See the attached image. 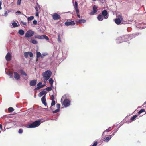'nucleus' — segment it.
I'll use <instances>...</instances> for the list:
<instances>
[{
    "label": "nucleus",
    "instance_id": "4d7b16f0",
    "mask_svg": "<svg viewBox=\"0 0 146 146\" xmlns=\"http://www.w3.org/2000/svg\"><path fill=\"white\" fill-rule=\"evenodd\" d=\"M115 132H114L112 134V135H115Z\"/></svg>",
    "mask_w": 146,
    "mask_h": 146
},
{
    "label": "nucleus",
    "instance_id": "4be33fe9",
    "mask_svg": "<svg viewBox=\"0 0 146 146\" xmlns=\"http://www.w3.org/2000/svg\"><path fill=\"white\" fill-rule=\"evenodd\" d=\"M30 42L35 44H36L38 43V42L36 40L33 39H31Z\"/></svg>",
    "mask_w": 146,
    "mask_h": 146
},
{
    "label": "nucleus",
    "instance_id": "37998d69",
    "mask_svg": "<svg viewBox=\"0 0 146 146\" xmlns=\"http://www.w3.org/2000/svg\"><path fill=\"white\" fill-rule=\"evenodd\" d=\"M21 0H18L17 1V4L18 5H20L21 3Z\"/></svg>",
    "mask_w": 146,
    "mask_h": 146
},
{
    "label": "nucleus",
    "instance_id": "f3484780",
    "mask_svg": "<svg viewBox=\"0 0 146 146\" xmlns=\"http://www.w3.org/2000/svg\"><path fill=\"white\" fill-rule=\"evenodd\" d=\"M76 22L79 24L85 23L86 22V20L84 19H80L78 20H76Z\"/></svg>",
    "mask_w": 146,
    "mask_h": 146
},
{
    "label": "nucleus",
    "instance_id": "a18cd8bd",
    "mask_svg": "<svg viewBox=\"0 0 146 146\" xmlns=\"http://www.w3.org/2000/svg\"><path fill=\"white\" fill-rule=\"evenodd\" d=\"M36 12L39 11V9L38 7H36L35 8Z\"/></svg>",
    "mask_w": 146,
    "mask_h": 146
},
{
    "label": "nucleus",
    "instance_id": "c756f323",
    "mask_svg": "<svg viewBox=\"0 0 146 146\" xmlns=\"http://www.w3.org/2000/svg\"><path fill=\"white\" fill-rule=\"evenodd\" d=\"M112 129L111 128V127H110L108 129H107L104 132H103V135L104 134L105 132H108L109 131H110Z\"/></svg>",
    "mask_w": 146,
    "mask_h": 146
},
{
    "label": "nucleus",
    "instance_id": "cd10ccee",
    "mask_svg": "<svg viewBox=\"0 0 146 146\" xmlns=\"http://www.w3.org/2000/svg\"><path fill=\"white\" fill-rule=\"evenodd\" d=\"M138 115H134L131 118V121H133L135 120V119L137 117Z\"/></svg>",
    "mask_w": 146,
    "mask_h": 146
},
{
    "label": "nucleus",
    "instance_id": "9d476101",
    "mask_svg": "<svg viewBox=\"0 0 146 146\" xmlns=\"http://www.w3.org/2000/svg\"><path fill=\"white\" fill-rule=\"evenodd\" d=\"M98 7L96 5H94L93 7V11L90 13L91 15H93L97 12V9Z\"/></svg>",
    "mask_w": 146,
    "mask_h": 146
},
{
    "label": "nucleus",
    "instance_id": "39448f33",
    "mask_svg": "<svg viewBox=\"0 0 146 146\" xmlns=\"http://www.w3.org/2000/svg\"><path fill=\"white\" fill-rule=\"evenodd\" d=\"M117 17L118 18L115 19V21L116 24L119 25L121 23V21L123 20V18L122 16L120 15H118Z\"/></svg>",
    "mask_w": 146,
    "mask_h": 146
},
{
    "label": "nucleus",
    "instance_id": "603ef678",
    "mask_svg": "<svg viewBox=\"0 0 146 146\" xmlns=\"http://www.w3.org/2000/svg\"><path fill=\"white\" fill-rule=\"evenodd\" d=\"M16 13H19V14H21V12L19 11H17L16 12Z\"/></svg>",
    "mask_w": 146,
    "mask_h": 146
},
{
    "label": "nucleus",
    "instance_id": "8fccbe9b",
    "mask_svg": "<svg viewBox=\"0 0 146 146\" xmlns=\"http://www.w3.org/2000/svg\"><path fill=\"white\" fill-rule=\"evenodd\" d=\"M2 2L1 1H0V10H1L2 9V7H1V5H2Z\"/></svg>",
    "mask_w": 146,
    "mask_h": 146
},
{
    "label": "nucleus",
    "instance_id": "c03bdc74",
    "mask_svg": "<svg viewBox=\"0 0 146 146\" xmlns=\"http://www.w3.org/2000/svg\"><path fill=\"white\" fill-rule=\"evenodd\" d=\"M21 23L23 25H26L27 23L26 22H24L23 21H21Z\"/></svg>",
    "mask_w": 146,
    "mask_h": 146
},
{
    "label": "nucleus",
    "instance_id": "20e7f679",
    "mask_svg": "<svg viewBox=\"0 0 146 146\" xmlns=\"http://www.w3.org/2000/svg\"><path fill=\"white\" fill-rule=\"evenodd\" d=\"M34 33V31L31 30H29L26 33L25 36L26 37L29 38L32 36Z\"/></svg>",
    "mask_w": 146,
    "mask_h": 146
},
{
    "label": "nucleus",
    "instance_id": "f257e3e1",
    "mask_svg": "<svg viewBox=\"0 0 146 146\" xmlns=\"http://www.w3.org/2000/svg\"><path fill=\"white\" fill-rule=\"evenodd\" d=\"M52 73L51 71L48 70L46 71L42 74V75L43 77L44 81L45 83L49 79Z\"/></svg>",
    "mask_w": 146,
    "mask_h": 146
},
{
    "label": "nucleus",
    "instance_id": "412c9836",
    "mask_svg": "<svg viewBox=\"0 0 146 146\" xmlns=\"http://www.w3.org/2000/svg\"><path fill=\"white\" fill-rule=\"evenodd\" d=\"M123 42L121 38H119L116 40V43L119 44L122 42Z\"/></svg>",
    "mask_w": 146,
    "mask_h": 146
},
{
    "label": "nucleus",
    "instance_id": "a878e982",
    "mask_svg": "<svg viewBox=\"0 0 146 146\" xmlns=\"http://www.w3.org/2000/svg\"><path fill=\"white\" fill-rule=\"evenodd\" d=\"M8 111L9 112H12L14 111V109L13 107H10L8 108Z\"/></svg>",
    "mask_w": 146,
    "mask_h": 146
},
{
    "label": "nucleus",
    "instance_id": "3c124183",
    "mask_svg": "<svg viewBox=\"0 0 146 146\" xmlns=\"http://www.w3.org/2000/svg\"><path fill=\"white\" fill-rule=\"evenodd\" d=\"M8 15L7 12V11H5L4 13V15L5 16H7Z\"/></svg>",
    "mask_w": 146,
    "mask_h": 146
},
{
    "label": "nucleus",
    "instance_id": "f03ea898",
    "mask_svg": "<svg viewBox=\"0 0 146 146\" xmlns=\"http://www.w3.org/2000/svg\"><path fill=\"white\" fill-rule=\"evenodd\" d=\"M40 121H34L32 123L28 125L27 127L28 128H33L37 127L40 124Z\"/></svg>",
    "mask_w": 146,
    "mask_h": 146
},
{
    "label": "nucleus",
    "instance_id": "9b49d317",
    "mask_svg": "<svg viewBox=\"0 0 146 146\" xmlns=\"http://www.w3.org/2000/svg\"><path fill=\"white\" fill-rule=\"evenodd\" d=\"M64 24L66 26H68L69 25H75V23L74 21H71L66 22Z\"/></svg>",
    "mask_w": 146,
    "mask_h": 146
},
{
    "label": "nucleus",
    "instance_id": "de8ad7c7",
    "mask_svg": "<svg viewBox=\"0 0 146 146\" xmlns=\"http://www.w3.org/2000/svg\"><path fill=\"white\" fill-rule=\"evenodd\" d=\"M46 55L44 53L42 55H41V57L42 58H44V57Z\"/></svg>",
    "mask_w": 146,
    "mask_h": 146
},
{
    "label": "nucleus",
    "instance_id": "dca6fc26",
    "mask_svg": "<svg viewBox=\"0 0 146 146\" xmlns=\"http://www.w3.org/2000/svg\"><path fill=\"white\" fill-rule=\"evenodd\" d=\"M74 7L75 9L76 13H79V11L78 8V4L76 1H75V5H74Z\"/></svg>",
    "mask_w": 146,
    "mask_h": 146
},
{
    "label": "nucleus",
    "instance_id": "e433bc0d",
    "mask_svg": "<svg viewBox=\"0 0 146 146\" xmlns=\"http://www.w3.org/2000/svg\"><path fill=\"white\" fill-rule=\"evenodd\" d=\"M54 95H52L50 96V99L52 100H54Z\"/></svg>",
    "mask_w": 146,
    "mask_h": 146
},
{
    "label": "nucleus",
    "instance_id": "4c0bfd02",
    "mask_svg": "<svg viewBox=\"0 0 146 146\" xmlns=\"http://www.w3.org/2000/svg\"><path fill=\"white\" fill-rule=\"evenodd\" d=\"M56 107L57 108V109H58L59 110H60V104H56Z\"/></svg>",
    "mask_w": 146,
    "mask_h": 146
},
{
    "label": "nucleus",
    "instance_id": "6e6552de",
    "mask_svg": "<svg viewBox=\"0 0 146 146\" xmlns=\"http://www.w3.org/2000/svg\"><path fill=\"white\" fill-rule=\"evenodd\" d=\"M102 15L104 17L105 19H107L108 17V12L107 10H104L102 12Z\"/></svg>",
    "mask_w": 146,
    "mask_h": 146
},
{
    "label": "nucleus",
    "instance_id": "5701e85b",
    "mask_svg": "<svg viewBox=\"0 0 146 146\" xmlns=\"http://www.w3.org/2000/svg\"><path fill=\"white\" fill-rule=\"evenodd\" d=\"M49 82L50 84L51 87H52L53 86V80L51 78H50L49 80Z\"/></svg>",
    "mask_w": 146,
    "mask_h": 146
},
{
    "label": "nucleus",
    "instance_id": "6ab92c4d",
    "mask_svg": "<svg viewBox=\"0 0 146 146\" xmlns=\"http://www.w3.org/2000/svg\"><path fill=\"white\" fill-rule=\"evenodd\" d=\"M46 91H42L40 92V93H39V96L40 97H41L44 94H45V95H46Z\"/></svg>",
    "mask_w": 146,
    "mask_h": 146
},
{
    "label": "nucleus",
    "instance_id": "bf43d9fd",
    "mask_svg": "<svg viewBox=\"0 0 146 146\" xmlns=\"http://www.w3.org/2000/svg\"><path fill=\"white\" fill-rule=\"evenodd\" d=\"M50 109H51V110H52V108H51V107H50Z\"/></svg>",
    "mask_w": 146,
    "mask_h": 146
},
{
    "label": "nucleus",
    "instance_id": "2eb2a0df",
    "mask_svg": "<svg viewBox=\"0 0 146 146\" xmlns=\"http://www.w3.org/2000/svg\"><path fill=\"white\" fill-rule=\"evenodd\" d=\"M37 81L36 80H32L30 82V86H35L36 84Z\"/></svg>",
    "mask_w": 146,
    "mask_h": 146
},
{
    "label": "nucleus",
    "instance_id": "f8f14e48",
    "mask_svg": "<svg viewBox=\"0 0 146 146\" xmlns=\"http://www.w3.org/2000/svg\"><path fill=\"white\" fill-rule=\"evenodd\" d=\"M5 59L8 61H10L11 59V54L9 53H8L5 56Z\"/></svg>",
    "mask_w": 146,
    "mask_h": 146
},
{
    "label": "nucleus",
    "instance_id": "b1692460",
    "mask_svg": "<svg viewBox=\"0 0 146 146\" xmlns=\"http://www.w3.org/2000/svg\"><path fill=\"white\" fill-rule=\"evenodd\" d=\"M18 33L19 34L21 35H23L24 34V31L22 29L19 30Z\"/></svg>",
    "mask_w": 146,
    "mask_h": 146
},
{
    "label": "nucleus",
    "instance_id": "864d4df0",
    "mask_svg": "<svg viewBox=\"0 0 146 146\" xmlns=\"http://www.w3.org/2000/svg\"><path fill=\"white\" fill-rule=\"evenodd\" d=\"M77 15L78 17L79 18H80V15L79 14H78V13H77Z\"/></svg>",
    "mask_w": 146,
    "mask_h": 146
},
{
    "label": "nucleus",
    "instance_id": "ea45409f",
    "mask_svg": "<svg viewBox=\"0 0 146 146\" xmlns=\"http://www.w3.org/2000/svg\"><path fill=\"white\" fill-rule=\"evenodd\" d=\"M37 23V21L36 20H34L33 21V23L34 24L36 25Z\"/></svg>",
    "mask_w": 146,
    "mask_h": 146
},
{
    "label": "nucleus",
    "instance_id": "393cba45",
    "mask_svg": "<svg viewBox=\"0 0 146 146\" xmlns=\"http://www.w3.org/2000/svg\"><path fill=\"white\" fill-rule=\"evenodd\" d=\"M41 53L40 52H36V57L37 58H39L40 57H41Z\"/></svg>",
    "mask_w": 146,
    "mask_h": 146
},
{
    "label": "nucleus",
    "instance_id": "72a5a7b5",
    "mask_svg": "<svg viewBox=\"0 0 146 146\" xmlns=\"http://www.w3.org/2000/svg\"><path fill=\"white\" fill-rule=\"evenodd\" d=\"M21 74L23 75H24L25 76H27V74H26V73H25V72L23 70H21Z\"/></svg>",
    "mask_w": 146,
    "mask_h": 146
},
{
    "label": "nucleus",
    "instance_id": "49530a36",
    "mask_svg": "<svg viewBox=\"0 0 146 146\" xmlns=\"http://www.w3.org/2000/svg\"><path fill=\"white\" fill-rule=\"evenodd\" d=\"M36 16H38L39 15V11L36 12Z\"/></svg>",
    "mask_w": 146,
    "mask_h": 146
},
{
    "label": "nucleus",
    "instance_id": "bb28decb",
    "mask_svg": "<svg viewBox=\"0 0 146 146\" xmlns=\"http://www.w3.org/2000/svg\"><path fill=\"white\" fill-rule=\"evenodd\" d=\"M12 25L13 26V27H17L18 26L17 23L15 22L12 23Z\"/></svg>",
    "mask_w": 146,
    "mask_h": 146
},
{
    "label": "nucleus",
    "instance_id": "c9c22d12",
    "mask_svg": "<svg viewBox=\"0 0 146 146\" xmlns=\"http://www.w3.org/2000/svg\"><path fill=\"white\" fill-rule=\"evenodd\" d=\"M59 111L60 110H59L58 109H57V110H56L54 111H53L52 112L53 113H55L57 112H59Z\"/></svg>",
    "mask_w": 146,
    "mask_h": 146
},
{
    "label": "nucleus",
    "instance_id": "09e8293b",
    "mask_svg": "<svg viewBox=\"0 0 146 146\" xmlns=\"http://www.w3.org/2000/svg\"><path fill=\"white\" fill-rule=\"evenodd\" d=\"M42 84V83L41 82H39V83H38L37 84V86H40L41 85H42L41 84Z\"/></svg>",
    "mask_w": 146,
    "mask_h": 146
},
{
    "label": "nucleus",
    "instance_id": "58836bf2",
    "mask_svg": "<svg viewBox=\"0 0 146 146\" xmlns=\"http://www.w3.org/2000/svg\"><path fill=\"white\" fill-rule=\"evenodd\" d=\"M23 130L21 129H19V131H18L19 133L20 134L22 133H23Z\"/></svg>",
    "mask_w": 146,
    "mask_h": 146
},
{
    "label": "nucleus",
    "instance_id": "a19ab883",
    "mask_svg": "<svg viewBox=\"0 0 146 146\" xmlns=\"http://www.w3.org/2000/svg\"><path fill=\"white\" fill-rule=\"evenodd\" d=\"M41 88L40 86H38L37 87H36L35 89V90H38L40 89Z\"/></svg>",
    "mask_w": 146,
    "mask_h": 146
},
{
    "label": "nucleus",
    "instance_id": "6e6d98bb",
    "mask_svg": "<svg viewBox=\"0 0 146 146\" xmlns=\"http://www.w3.org/2000/svg\"><path fill=\"white\" fill-rule=\"evenodd\" d=\"M0 128L2 129V125L1 124H0Z\"/></svg>",
    "mask_w": 146,
    "mask_h": 146
},
{
    "label": "nucleus",
    "instance_id": "aec40b11",
    "mask_svg": "<svg viewBox=\"0 0 146 146\" xmlns=\"http://www.w3.org/2000/svg\"><path fill=\"white\" fill-rule=\"evenodd\" d=\"M97 19L100 21H102L103 19V17L100 14L97 17Z\"/></svg>",
    "mask_w": 146,
    "mask_h": 146
},
{
    "label": "nucleus",
    "instance_id": "7ed1b4c3",
    "mask_svg": "<svg viewBox=\"0 0 146 146\" xmlns=\"http://www.w3.org/2000/svg\"><path fill=\"white\" fill-rule=\"evenodd\" d=\"M35 38L38 39H45L47 40H49V38L45 35H38L35 36Z\"/></svg>",
    "mask_w": 146,
    "mask_h": 146
},
{
    "label": "nucleus",
    "instance_id": "a211bd4d",
    "mask_svg": "<svg viewBox=\"0 0 146 146\" xmlns=\"http://www.w3.org/2000/svg\"><path fill=\"white\" fill-rule=\"evenodd\" d=\"M111 138V135H110L109 136L106 137V138H104V141L105 142H108Z\"/></svg>",
    "mask_w": 146,
    "mask_h": 146
},
{
    "label": "nucleus",
    "instance_id": "ddd939ff",
    "mask_svg": "<svg viewBox=\"0 0 146 146\" xmlns=\"http://www.w3.org/2000/svg\"><path fill=\"white\" fill-rule=\"evenodd\" d=\"M14 77L15 79L16 80H18L20 79V76L19 74L16 72H14Z\"/></svg>",
    "mask_w": 146,
    "mask_h": 146
},
{
    "label": "nucleus",
    "instance_id": "7c9ffc66",
    "mask_svg": "<svg viewBox=\"0 0 146 146\" xmlns=\"http://www.w3.org/2000/svg\"><path fill=\"white\" fill-rule=\"evenodd\" d=\"M34 19V17L33 16H31L27 18V20L28 21H31L33 19Z\"/></svg>",
    "mask_w": 146,
    "mask_h": 146
},
{
    "label": "nucleus",
    "instance_id": "79ce46f5",
    "mask_svg": "<svg viewBox=\"0 0 146 146\" xmlns=\"http://www.w3.org/2000/svg\"><path fill=\"white\" fill-rule=\"evenodd\" d=\"M13 72H10L9 73V75L10 76V78H12L13 77Z\"/></svg>",
    "mask_w": 146,
    "mask_h": 146
},
{
    "label": "nucleus",
    "instance_id": "473e14b6",
    "mask_svg": "<svg viewBox=\"0 0 146 146\" xmlns=\"http://www.w3.org/2000/svg\"><path fill=\"white\" fill-rule=\"evenodd\" d=\"M145 111V110L144 109H142L141 110L138 112V113L139 114H140L142 113Z\"/></svg>",
    "mask_w": 146,
    "mask_h": 146
},
{
    "label": "nucleus",
    "instance_id": "423d86ee",
    "mask_svg": "<svg viewBox=\"0 0 146 146\" xmlns=\"http://www.w3.org/2000/svg\"><path fill=\"white\" fill-rule=\"evenodd\" d=\"M70 101L68 99H65L63 102V104L65 107L68 106L70 104Z\"/></svg>",
    "mask_w": 146,
    "mask_h": 146
},
{
    "label": "nucleus",
    "instance_id": "c85d7f7f",
    "mask_svg": "<svg viewBox=\"0 0 146 146\" xmlns=\"http://www.w3.org/2000/svg\"><path fill=\"white\" fill-rule=\"evenodd\" d=\"M52 87H46V90L48 91H50L52 90Z\"/></svg>",
    "mask_w": 146,
    "mask_h": 146
},
{
    "label": "nucleus",
    "instance_id": "1a4fd4ad",
    "mask_svg": "<svg viewBox=\"0 0 146 146\" xmlns=\"http://www.w3.org/2000/svg\"><path fill=\"white\" fill-rule=\"evenodd\" d=\"M24 56L25 58H27L29 55L30 57H32L33 56V53L31 52H25L24 54Z\"/></svg>",
    "mask_w": 146,
    "mask_h": 146
},
{
    "label": "nucleus",
    "instance_id": "4468645a",
    "mask_svg": "<svg viewBox=\"0 0 146 146\" xmlns=\"http://www.w3.org/2000/svg\"><path fill=\"white\" fill-rule=\"evenodd\" d=\"M41 101L42 103L45 106H46L47 104L46 102V96L44 95L41 98Z\"/></svg>",
    "mask_w": 146,
    "mask_h": 146
},
{
    "label": "nucleus",
    "instance_id": "2f4dec72",
    "mask_svg": "<svg viewBox=\"0 0 146 146\" xmlns=\"http://www.w3.org/2000/svg\"><path fill=\"white\" fill-rule=\"evenodd\" d=\"M56 104L55 101L54 100H52V102L51 103V107L54 106Z\"/></svg>",
    "mask_w": 146,
    "mask_h": 146
},
{
    "label": "nucleus",
    "instance_id": "13d9d810",
    "mask_svg": "<svg viewBox=\"0 0 146 146\" xmlns=\"http://www.w3.org/2000/svg\"><path fill=\"white\" fill-rule=\"evenodd\" d=\"M146 104V102H145L144 103V104Z\"/></svg>",
    "mask_w": 146,
    "mask_h": 146
},
{
    "label": "nucleus",
    "instance_id": "f704fd0d",
    "mask_svg": "<svg viewBox=\"0 0 146 146\" xmlns=\"http://www.w3.org/2000/svg\"><path fill=\"white\" fill-rule=\"evenodd\" d=\"M58 41L59 42H61V40L59 34L58 35Z\"/></svg>",
    "mask_w": 146,
    "mask_h": 146
},
{
    "label": "nucleus",
    "instance_id": "0eeeda50",
    "mask_svg": "<svg viewBox=\"0 0 146 146\" xmlns=\"http://www.w3.org/2000/svg\"><path fill=\"white\" fill-rule=\"evenodd\" d=\"M52 18L54 20H57L60 18V16L56 13H54L52 15Z\"/></svg>",
    "mask_w": 146,
    "mask_h": 146
},
{
    "label": "nucleus",
    "instance_id": "5fc2aeb1",
    "mask_svg": "<svg viewBox=\"0 0 146 146\" xmlns=\"http://www.w3.org/2000/svg\"><path fill=\"white\" fill-rule=\"evenodd\" d=\"M45 86V85L44 84V85H41L40 86L41 87V88H43V87H44V86Z\"/></svg>",
    "mask_w": 146,
    "mask_h": 146
}]
</instances>
